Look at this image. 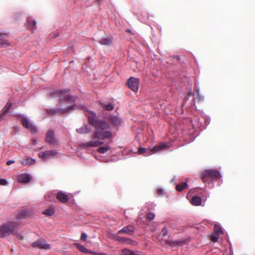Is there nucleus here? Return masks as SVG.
Listing matches in <instances>:
<instances>
[{
	"label": "nucleus",
	"instance_id": "nucleus-1",
	"mask_svg": "<svg viewBox=\"0 0 255 255\" xmlns=\"http://www.w3.org/2000/svg\"><path fill=\"white\" fill-rule=\"evenodd\" d=\"M85 111L89 123L95 128V131L91 136L93 140L83 143L81 146L85 148L97 147L104 143L102 140L110 138L112 136L110 130V126L105 120L98 119L95 112L87 110H85Z\"/></svg>",
	"mask_w": 255,
	"mask_h": 255
},
{
	"label": "nucleus",
	"instance_id": "nucleus-2",
	"mask_svg": "<svg viewBox=\"0 0 255 255\" xmlns=\"http://www.w3.org/2000/svg\"><path fill=\"white\" fill-rule=\"evenodd\" d=\"M18 223L16 221H8L0 226V238H4L7 236L15 234L16 236L23 240V237L17 233Z\"/></svg>",
	"mask_w": 255,
	"mask_h": 255
},
{
	"label": "nucleus",
	"instance_id": "nucleus-3",
	"mask_svg": "<svg viewBox=\"0 0 255 255\" xmlns=\"http://www.w3.org/2000/svg\"><path fill=\"white\" fill-rule=\"evenodd\" d=\"M222 176L220 172L217 170L207 169L204 171L202 174V179L204 183L209 182L210 179H219Z\"/></svg>",
	"mask_w": 255,
	"mask_h": 255
},
{
	"label": "nucleus",
	"instance_id": "nucleus-4",
	"mask_svg": "<svg viewBox=\"0 0 255 255\" xmlns=\"http://www.w3.org/2000/svg\"><path fill=\"white\" fill-rule=\"evenodd\" d=\"M76 108L75 104V97L69 95H65V113L71 112L75 110Z\"/></svg>",
	"mask_w": 255,
	"mask_h": 255
},
{
	"label": "nucleus",
	"instance_id": "nucleus-5",
	"mask_svg": "<svg viewBox=\"0 0 255 255\" xmlns=\"http://www.w3.org/2000/svg\"><path fill=\"white\" fill-rule=\"evenodd\" d=\"M21 123L22 126L27 129H29L33 134H35L38 131L37 127L26 117H22L21 119Z\"/></svg>",
	"mask_w": 255,
	"mask_h": 255
},
{
	"label": "nucleus",
	"instance_id": "nucleus-6",
	"mask_svg": "<svg viewBox=\"0 0 255 255\" xmlns=\"http://www.w3.org/2000/svg\"><path fill=\"white\" fill-rule=\"evenodd\" d=\"M56 195V198L62 203H64V193L62 192H59L57 194L54 191L50 192L45 196V199L52 202L55 199Z\"/></svg>",
	"mask_w": 255,
	"mask_h": 255
},
{
	"label": "nucleus",
	"instance_id": "nucleus-7",
	"mask_svg": "<svg viewBox=\"0 0 255 255\" xmlns=\"http://www.w3.org/2000/svg\"><path fill=\"white\" fill-rule=\"evenodd\" d=\"M58 153V152L55 150H47L40 152L38 154V156L40 158H42L43 160L46 161L49 158L56 156Z\"/></svg>",
	"mask_w": 255,
	"mask_h": 255
},
{
	"label": "nucleus",
	"instance_id": "nucleus-8",
	"mask_svg": "<svg viewBox=\"0 0 255 255\" xmlns=\"http://www.w3.org/2000/svg\"><path fill=\"white\" fill-rule=\"evenodd\" d=\"M46 140L51 145H56L59 144V141L55 137L54 131L52 129L47 131L46 135Z\"/></svg>",
	"mask_w": 255,
	"mask_h": 255
},
{
	"label": "nucleus",
	"instance_id": "nucleus-9",
	"mask_svg": "<svg viewBox=\"0 0 255 255\" xmlns=\"http://www.w3.org/2000/svg\"><path fill=\"white\" fill-rule=\"evenodd\" d=\"M128 84L132 91L136 92L138 89L139 81L137 78L131 77L128 80Z\"/></svg>",
	"mask_w": 255,
	"mask_h": 255
},
{
	"label": "nucleus",
	"instance_id": "nucleus-10",
	"mask_svg": "<svg viewBox=\"0 0 255 255\" xmlns=\"http://www.w3.org/2000/svg\"><path fill=\"white\" fill-rule=\"evenodd\" d=\"M63 95H64V92L63 90H57V91H53L50 92L49 94V98H56V97H59V103L61 105H62L63 103Z\"/></svg>",
	"mask_w": 255,
	"mask_h": 255
},
{
	"label": "nucleus",
	"instance_id": "nucleus-11",
	"mask_svg": "<svg viewBox=\"0 0 255 255\" xmlns=\"http://www.w3.org/2000/svg\"><path fill=\"white\" fill-rule=\"evenodd\" d=\"M32 246L34 248H37L38 249H42L44 250H49L50 248V246L46 244L43 240H38L32 243Z\"/></svg>",
	"mask_w": 255,
	"mask_h": 255
},
{
	"label": "nucleus",
	"instance_id": "nucleus-12",
	"mask_svg": "<svg viewBox=\"0 0 255 255\" xmlns=\"http://www.w3.org/2000/svg\"><path fill=\"white\" fill-rule=\"evenodd\" d=\"M109 120L116 127L121 126L122 122L121 118L117 115L111 114L109 117Z\"/></svg>",
	"mask_w": 255,
	"mask_h": 255
},
{
	"label": "nucleus",
	"instance_id": "nucleus-13",
	"mask_svg": "<svg viewBox=\"0 0 255 255\" xmlns=\"http://www.w3.org/2000/svg\"><path fill=\"white\" fill-rule=\"evenodd\" d=\"M135 228L132 225L127 226L118 232L119 234H125L128 235H131L133 234Z\"/></svg>",
	"mask_w": 255,
	"mask_h": 255
},
{
	"label": "nucleus",
	"instance_id": "nucleus-14",
	"mask_svg": "<svg viewBox=\"0 0 255 255\" xmlns=\"http://www.w3.org/2000/svg\"><path fill=\"white\" fill-rule=\"evenodd\" d=\"M17 179L18 182L26 183L31 180V176L29 174L23 173L19 175Z\"/></svg>",
	"mask_w": 255,
	"mask_h": 255
},
{
	"label": "nucleus",
	"instance_id": "nucleus-15",
	"mask_svg": "<svg viewBox=\"0 0 255 255\" xmlns=\"http://www.w3.org/2000/svg\"><path fill=\"white\" fill-rule=\"evenodd\" d=\"M12 106V104L10 102H7L2 110V113L0 116V121L3 120L5 116L9 113V111Z\"/></svg>",
	"mask_w": 255,
	"mask_h": 255
},
{
	"label": "nucleus",
	"instance_id": "nucleus-16",
	"mask_svg": "<svg viewBox=\"0 0 255 255\" xmlns=\"http://www.w3.org/2000/svg\"><path fill=\"white\" fill-rule=\"evenodd\" d=\"M20 162L22 165L27 166L34 164L36 160L35 159H32L30 157H27L21 160Z\"/></svg>",
	"mask_w": 255,
	"mask_h": 255
},
{
	"label": "nucleus",
	"instance_id": "nucleus-17",
	"mask_svg": "<svg viewBox=\"0 0 255 255\" xmlns=\"http://www.w3.org/2000/svg\"><path fill=\"white\" fill-rule=\"evenodd\" d=\"M167 146V144L166 143L163 142L161 144L155 146L153 148L149 149L150 151L151 152L152 154L156 153L162 149H163L165 148V147Z\"/></svg>",
	"mask_w": 255,
	"mask_h": 255
},
{
	"label": "nucleus",
	"instance_id": "nucleus-18",
	"mask_svg": "<svg viewBox=\"0 0 255 255\" xmlns=\"http://www.w3.org/2000/svg\"><path fill=\"white\" fill-rule=\"evenodd\" d=\"M99 43L102 45L110 46L112 44V40L111 38L106 37L100 39Z\"/></svg>",
	"mask_w": 255,
	"mask_h": 255
},
{
	"label": "nucleus",
	"instance_id": "nucleus-19",
	"mask_svg": "<svg viewBox=\"0 0 255 255\" xmlns=\"http://www.w3.org/2000/svg\"><path fill=\"white\" fill-rule=\"evenodd\" d=\"M190 202L194 206H200L202 202V199L199 196H194L192 198Z\"/></svg>",
	"mask_w": 255,
	"mask_h": 255
},
{
	"label": "nucleus",
	"instance_id": "nucleus-20",
	"mask_svg": "<svg viewBox=\"0 0 255 255\" xmlns=\"http://www.w3.org/2000/svg\"><path fill=\"white\" fill-rule=\"evenodd\" d=\"M46 112L50 115H56L57 114H63L64 109L61 108H54L53 109H46Z\"/></svg>",
	"mask_w": 255,
	"mask_h": 255
},
{
	"label": "nucleus",
	"instance_id": "nucleus-21",
	"mask_svg": "<svg viewBox=\"0 0 255 255\" xmlns=\"http://www.w3.org/2000/svg\"><path fill=\"white\" fill-rule=\"evenodd\" d=\"M76 130L78 133L83 134L89 133L91 131V129L87 125L84 124L81 128L76 129Z\"/></svg>",
	"mask_w": 255,
	"mask_h": 255
},
{
	"label": "nucleus",
	"instance_id": "nucleus-22",
	"mask_svg": "<svg viewBox=\"0 0 255 255\" xmlns=\"http://www.w3.org/2000/svg\"><path fill=\"white\" fill-rule=\"evenodd\" d=\"M55 213V209L53 206H50L48 209L44 210L42 212V214L47 216H52Z\"/></svg>",
	"mask_w": 255,
	"mask_h": 255
},
{
	"label": "nucleus",
	"instance_id": "nucleus-23",
	"mask_svg": "<svg viewBox=\"0 0 255 255\" xmlns=\"http://www.w3.org/2000/svg\"><path fill=\"white\" fill-rule=\"evenodd\" d=\"M110 149L111 146L110 145V143H108L103 146L100 147L98 149V151L100 153L104 154L108 152Z\"/></svg>",
	"mask_w": 255,
	"mask_h": 255
},
{
	"label": "nucleus",
	"instance_id": "nucleus-24",
	"mask_svg": "<svg viewBox=\"0 0 255 255\" xmlns=\"http://www.w3.org/2000/svg\"><path fill=\"white\" fill-rule=\"evenodd\" d=\"M28 213L29 212L27 210H22L17 214L16 218L18 219H24L27 216Z\"/></svg>",
	"mask_w": 255,
	"mask_h": 255
},
{
	"label": "nucleus",
	"instance_id": "nucleus-25",
	"mask_svg": "<svg viewBox=\"0 0 255 255\" xmlns=\"http://www.w3.org/2000/svg\"><path fill=\"white\" fill-rule=\"evenodd\" d=\"M138 152L140 154L144 153V156H149L152 154L151 152L150 151L149 148H144L143 147H140L138 149Z\"/></svg>",
	"mask_w": 255,
	"mask_h": 255
},
{
	"label": "nucleus",
	"instance_id": "nucleus-26",
	"mask_svg": "<svg viewBox=\"0 0 255 255\" xmlns=\"http://www.w3.org/2000/svg\"><path fill=\"white\" fill-rule=\"evenodd\" d=\"M36 22L35 20L32 21L27 20V26L31 30L34 31L37 28Z\"/></svg>",
	"mask_w": 255,
	"mask_h": 255
},
{
	"label": "nucleus",
	"instance_id": "nucleus-27",
	"mask_svg": "<svg viewBox=\"0 0 255 255\" xmlns=\"http://www.w3.org/2000/svg\"><path fill=\"white\" fill-rule=\"evenodd\" d=\"M187 186V183L184 182L180 184H178L176 186V190L178 191H181Z\"/></svg>",
	"mask_w": 255,
	"mask_h": 255
},
{
	"label": "nucleus",
	"instance_id": "nucleus-28",
	"mask_svg": "<svg viewBox=\"0 0 255 255\" xmlns=\"http://www.w3.org/2000/svg\"><path fill=\"white\" fill-rule=\"evenodd\" d=\"M219 234L216 232H213L211 236V241L214 243L217 242L219 237Z\"/></svg>",
	"mask_w": 255,
	"mask_h": 255
},
{
	"label": "nucleus",
	"instance_id": "nucleus-29",
	"mask_svg": "<svg viewBox=\"0 0 255 255\" xmlns=\"http://www.w3.org/2000/svg\"><path fill=\"white\" fill-rule=\"evenodd\" d=\"M102 105L103 108L105 110L110 111L114 109V106L111 103H109L107 105L102 104Z\"/></svg>",
	"mask_w": 255,
	"mask_h": 255
},
{
	"label": "nucleus",
	"instance_id": "nucleus-30",
	"mask_svg": "<svg viewBox=\"0 0 255 255\" xmlns=\"http://www.w3.org/2000/svg\"><path fill=\"white\" fill-rule=\"evenodd\" d=\"M214 232H216L219 234L222 233V230L221 227L218 225H215Z\"/></svg>",
	"mask_w": 255,
	"mask_h": 255
},
{
	"label": "nucleus",
	"instance_id": "nucleus-31",
	"mask_svg": "<svg viewBox=\"0 0 255 255\" xmlns=\"http://www.w3.org/2000/svg\"><path fill=\"white\" fill-rule=\"evenodd\" d=\"M79 250L85 253H89L90 252L84 246L80 245L79 247Z\"/></svg>",
	"mask_w": 255,
	"mask_h": 255
},
{
	"label": "nucleus",
	"instance_id": "nucleus-32",
	"mask_svg": "<svg viewBox=\"0 0 255 255\" xmlns=\"http://www.w3.org/2000/svg\"><path fill=\"white\" fill-rule=\"evenodd\" d=\"M191 96H193L194 97H195L194 94L192 93L191 88H189L187 92V97H185V100L186 101L188 100L189 97Z\"/></svg>",
	"mask_w": 255,
	"mask_h": 255
},
{
	"label": "nucleus",
	"instance_id": "nucleus-33",
	"mask_svg": "<svg viewBox=\"0 0 255 255\" xmlns=\"http://www.w3.org/2000/svg\"><path fill=\"white\" fill-rule=\"evenodd\" d=\"M6 44V41L3 39V35L2 34H0V46H3Z\"/></svg>",
	"mask_w": 255,
	"mask_h": 255
},
{
	"label": "nucleus",
	"instance_id": "nucleus-34",
	"mask_svg": "<svg viewBox=\"0 0 255 255\" xmlns=\"http://www.w3.org/2000/svg\"><path fill=\"white\" fill-rule=\"evenodd\" d=\"M155 217V214L152 212H149L146 214V218L149 220H153Z\"/></svg>",
	"mask_w": 255,
	"mask_h": 255
},
{
	"label": "nucleus",
	"instance_id": "nucleus-35",
	"mask_svg": "<svg viewBox=\"0 0 255 255\" xmlns=\"http://www.w3.org/2000/svg\"><path fill=\"white\" fill-rule=\"evenodd\" d=\"M194 98H196L198 101L200 102L204 100V97L201 94H200L199 95H196Z\"/></svg>",
	"mask_w": 255,
	"mask_h": 255
},
{
	"label": "nucleus",
	"instance_id": "nucleus-36",
	"mask_svg": "<svg viewBox=\"0 0 255 255\" xmlns=\"http://www.w3.org/2000/svg\"><path fill=\"white\" fill-rule=\"evenodd\" d=\"M121 240L126 242L128 244H131L133 242L132 240L128 238H122Z\"/></svg>",
	"mask_w": 255,
	"mask_h": 255
},
{
	"label": "nucleus",
	"instance_id": "nucleus-37",
	"mask_svg": "<svg viewBox=\"0 0 255 255\" xmlns=\"http://www.w3.org/2000/svg\"><path fill=\"white\" fill-rule=\"evenodd\" d=\"M7 184V181L5 179H0V185H6Z\"/></svg>",
	"mask_w": 255,
	"mask_h": 255
},
{
	"label": "nucleus",
	"instance_id": "nucleus-38",
	"mask_svg": "<svg viewBox=\"0 0 255 255\" xmlns=\"http://www.w3.org/2000/svg\"><path fill=\"white\" fill-rule=\"evenodd\" d=\"M167 233H168V232H167V229H166V228L165 227H164L162 230V236L163 237H165L167 235Z\"/></svg>",
	"mask_w": 255,
	"mask_h": 255
},
{
	"label": "nucleus",
	"instance_id": "nucleus-39",
	"mask_svg": "<svg viewBox=\"0 0 255 255\" xmlns=\"http://www.w3.org/2000/svg\"><path fill=\"white\" fill-rule=\"evenodd\" d=\"M157 192L159 195H162L165 194L164 190L160 188L158 189Z\"/></svg>",
	"mask_w": 255,
	"mask_h": 255
},
{
	"label": "nucleus",
	"instance_id": "nucleus-40",
	"mask_svg": "<svg viewBox=\"0 0 255 255\" xmlns=\"http://www.w3.org/2000/svg\"><path fill=\"white\" fill-rule=\"evenodd\" d=\"M87 238V235L85 233H83L81 234V239L82 240H83V241H85Z\"/></svg>",
	"mask_w": 255,
	"mask_h": 255
},
{
	"label": "nucleus",
	"instance_id": "nucleus-41",
	"mask_svg": "<svg viewBox=\"0 0 255 255\" xmlns=\"http://www.w3.org/2000/svg\"><path fill=\"white\" fill-rule=\"evenodd\" d=\"M200 94V89L198 85L196 86V95H199Z\"/></svg>",
	"mask_w": 255,
	"mask_h": 255
},
{
	"label": "nucleus",
	"instance_id": "nucleus-42",
	"mask_svg": "<svg viewBox=\"0 0 255 255\" xmlns=\"http://www.w3.org/2000/svg\"><path fill=\"white\" fill-rule=\"evenodd\" d=\"M200 94V89L198 85L196 86V95H199Z\"/></svg>",
	"mask_w": 255,
	"mask_h": 255
},
{
	"label": "nucleus",
	"instance_id": "nucleus-43",
	"mask_svg": "<svg viewBox=\"0 0 255 255\" xmlns=\"http://www.w3.org/2000/svg\"><path fill=\"white\" fill-rule=\"evenodd\" d=\"M69 195L65 193V202L67 201L69 199Z\"/></svg>",
	"mask_w": 255,
	"mask_h": 255
},
{
	"label": "nucleus",
	"instance_id": "nucleus-44",
	"mask_svg": "<svg viewBox=\"0 0 255 255\" xmlns=\"http://www.w3.org/2000/svg\"><path fill=\"white\" fill-rule=\"evenodd\" d=\"M14 161L13 160H8L7 162H6V164L7 165H9L10 164H11L12 163H14Z\"/></svg>",
	"mask_w": 255,
	"mask_h": 255
},
{
	"label": "nucleus",
	"instance_id": "nucleus-45",
	"mask_svg": "<svg viewBox=\"0 0 255 255\" xmlns=\"http://www.w3.org/2000/svg\"><path fill=\"white\" fill-rule=\"evenodd\" d=\"M37 143V141L36 139H32V145H36Z\"/></svg>",
	"mask_w": 255,
	"mask_h": 255
},
{
	"label": "nucleus",
	"instance_id": "nucleus-46",
	"mask_svg": "<svg viewBox=\"0 0 255 255\" xmlns=\"http://www.w3.org/2000/svg\"><path fill=\"white\" fill-rule=\"evenodd\" d=\"M102 0H95V2L97 3L100 2Z\"/></svg>",
	"mask_w": 255,
	"mask_h": 255
},
{
	"label": "nucleus",
	"instance_id": "nucleus-47",
	"mask_svg": "<svg viewBox=\"0 0 255 255\" xmlns=\"http://www.w3.org/2000/svg\"><path fill=\"white\" fill-rule=\"evenodd\" d=\"M178 60H180V57L178 55H176L175 56Z\"/></svg>",
	"mask_w": 255,
	"mask_h": 255
},
{
	"label": "nucleus",
	"instance_id": "nucleus-48",
	"mask_svg": "<svg viewBox=\"0 0 255 255\" xmlns=\"http://www.w3.org/2000/svg\"><path fill=\"white\" fill-rule=\"evenodd\" d=\"M64 91H65V93L66 92H68V91H67L66 89H65Z\"/></svg>",
	"mask_w": 255,
	"mask_h": 255
}]
</instances>
